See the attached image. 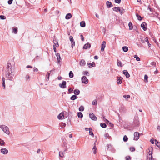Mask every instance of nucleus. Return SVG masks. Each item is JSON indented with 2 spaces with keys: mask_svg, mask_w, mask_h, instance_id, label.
Segmentation results:
<instances>
[{
  "mask_svg": "<svg viewBox=\"0 0 160 160\" xmlns=\"http://www.w3.org/2000/svg\"><path fill=\"white\" fill-rule=\"evenodd\" d=\"M106 4L107 7H108V8L112 7L113 6L112 3L111 2L108 1H107L106 2Z\"/></svg>",
  "mask_w": 160,
  "mask_h": 160,
  "instance_id": "aec40b11",
  "label": "nucleus"
},
{
  "mask_svg": "<svg viewBox=\"0 0 160 160\" xmlns=\"http://www.w3.org/2000/svg\"><path fill=\"white\" fill-rule=\"evenodd\" d=\"M89 134L92 136L94 135V134L92 132V129L91 128H89Z\"/></svg>",
  "mask_w": 160,
  "mask_h": 160,
  "instance_id": "79ce46f5",
  "label": "nucleus"
},
{
  "mask_svg": "<svg viewBox=\"0 0 160 160\" xmlns=\"http://www.w3.org/2000/svg\"><path fill=\"white\" fill-rule=\"evenodd\" d=\"M12 66L10 63H8L5 70V75L9 80H11L14 75L12 74Z\"/></svg>",
  "mask_w": 160,
  "mask_h": 160,
  "instance_id": "f257e3e1",
  "label": "nucleus"
},
{
  "mask_svg": "<svg viewBox=\"0 0 160 160\" xmlns=\"http://www.w3.org/2000/svg\"><path fill=\"white\" fill-rule=\"evenodd\" d=\"M0 18L1 19H5L6 18V17L5 16L3 15H0Z\"/></svg>",
  "mask_w": 160,
  "mask_h": 160,
  "instance_id": "a18cd8bd",
  "label": "nucleus"
},
{
  "mask_svg": "<svg viewBox=\"0 0 160 160\" xmlns=\"http://www.w3.org/2000/svg\"><path fill=\"white\" fill-rule=\"evenodd\" d=\"M148 8L151 12H153V10L152 9V8H151L149 6H148Z\"/></svg>",
  "mask_w": 160,
  "mask_h": 160,
  "instance_id": "338daca9",
  "label": "nucleus"
},
{
  "mask_svg": "<svg viewBox=\"0 0 160 160\" xmlns=\"http://www.w3.org/2000/svg\"><path fill=\"white\" fill-rule=\"evenodd\" d=\"M121 0H115V2L116 3L118 4L120 3L121 2Z\"/></svg>",
  "mask_w": 160,
  "mask_h": 160,
  "instance_id": "6e6d98bb",
  "label": "nucleus"
},
{
  "mask_svg": "<svg viewBox=\"0 0 160 160\" xmlns=\"http://www.w3.org/2000/svg\"><path fill=\"white\" fill-rule=\"evenodd\" d=\"M83 74L84 75H88L89 76V75H88V74H89V72L88 71H85L83 72Z\"/></svg>",
  "mask_w": 160,
  "mask_h": 160,
  "instance_id": "49530a36",
  "label": "nucleus"
},
{
  "mask_svg": "<svg viewBox=\"0 0 160 160\" xmlns=\"http://www.w3.org/2000/svg\"><path fill=\"white\" fill-rule=\"evenodd\" d=\"M80 25L81 27L84 28L85 26V23L84 21H82L80 23Z\"/></svg>",
  "mask_w": 160,
  "mask_h": 160,
  "instance_id": "cd10ccee",
  "label": "nucleus"
},
{
  "mask_svg": "<svg viewBox=\"0 0 160 160\" xmlns=\"http://www.w3.org/2000/svg\"><path fill=\"white\" fill-rule=\"evenodd\" d=\"M78 116L79 118H82L83 117V114L81 112H78Z\"/></svg>",
  "mask_w": 160,
  "mask_h": 160,
  "instance_id": "f704fd0d",
  "label": "nucleus"
},
{
  "mask_svg": "<svg viewBox=\"0 0 160 160\" xmlns=\"http://www.w3.org/2000/svg\"><path fill=\"white\" fill-rule=\"evenodd\" d=\"M125 158L126 160H130L131 159V158L129 156H126Z\"/></svg>",
  "mask_w": 160,
  "mask_h": 160,
  "instance_id": "3c124183",
  "label": "nucleus"
},
{
  "mask_svg": "<svg viewBox=\"0 0 160 160\" xmlns=\"http://www.w3.org/2000/svg\"><path fill=\"white\" fill-rule=\"evenodd\" d=\"M144 40L145 42H147L148 45V46L149 47H150V45H151V44L149 43V41L148 40V38H145V39H144Z\"/></svg>",
  "mask_w": 160,
  "mask_h": 160,
  "instance_id": "58836bf2",
  "label": "nucleus"
},
{
  "mask_svg": "<svg viewBox=\"0 0 160 160\" xmlns=\"http://www.w3.org/2000/svg\"><path fill=\"white\" fill-rule=\"evenodd\" d=\"M122 77H117V83L118 84H121L122 82Z\"/></svg>",
  "mask_w": 160,
  "mask_h": 160,
  "instance_id": "f3484780",
  "label": "nucleus"
},
{
  "mask_svg": "<svg viewBox=\"0 0 160 160\" xmlns=\"http://www.w3.org/2000/svg\"><path fill=\"white\" fill-rule=\"evenodd\" d=\"M53 42L54 43V45L53 46H55L56 48L58 47L59 44L58 43V42L56 39H54L53 40Z\"/></svg>",
  "mask_w": 160,
  "mask_h": 160,
  "instance_id": "2eb2a0df",
  "label": "nucleus"
},
{
  "mask_svg": "<svg viewBox=\"0 0 160 160\" xmlns=\"http://www.w3.org/2000/svg\"><path fill=\"white\" fill-rule=\"evenodd\" d=\"M91 47V45L89 43H87L86 44H85L83 47V48L85 49H87L88 48H90Z\"/></svg>",
  "mask_w": 160,
  "mask_h": 160,
  "instance_id": "a211bd4d",
  "label": "nucleus"
},
{
  "mask_svg": "<svg viewBox=\"0 0 160 160\" xmlns=\"http://www.w3.org/2000/svg\"><path fill=\"white\" fill-rule=\"evenodd\" d=\"M119 111L121 112H125L126 111V109L123 106L119 108Z\"/></svg>",
  "mask_w": 160,
  "mask_h": 160,
  "instance_id": "bb28decb",
  "label": "nucleus"
},
{
  "mask_svg": "<svg viewBox=\"0 0 160 160\" xmlns=\"http://www.w3.org/2000/svg\"><path fill=\"white\" fill-rule=\"evenodd\" d=\"M66 125V124L62 122L61 123H60V126L62 128L65 127Z\"/></svg>",
  "mask_w": 160,
  "mask_h": 160,
  "instance_id": "c03bdc74",
  "label": "nucleus"
},
{
  "mask_svg": "<svg viewBox=\"0 0 160 160\" xmlns=\"http://www.w3.org/2000/svg\"><path fill=\"white\" fill-rule=\"evenodd\" d=\"M13 0H9L8 1V3L9 4H11L12 3Z\"/></svg>",
  "mask_w": 160,
  "mask_h": 160,
  "instance_id": "e2e57ef3",
  "label": "nucleus"
},
{
  "mask_svg": "<svg viewBox=\"0 0 160 160\" xmlns=\"http://www.w3.org/2000/svg\"><path fill=\"white\" fill-rule=\"evenodd\" d=\"M137 45L139 47H142V44L141 43H137Z\"/></svg>",
  "mask_w": 160,
  "mask_h": 160,
  "instance_id": "774afa93",
  "label": "nucleus"
},
{
  "mask_svg": "<svg viewBox=\"0 0 160 160\" xmlns=\"http://www.w3.org/2000/svg\"><path fill=\"white\" fill-rule=\"evenodd\" d=\"M59 86L62 88H65L66 87V82L65 81H63L62 83H60Z\"/></svg>",
  "mask_w": 160,
  "mask_h": 160,
  "instance_id": "423d86ee",
  "label": "nucleus"
},
{
  "mask_svg": "<svg viewBox=\"0 0 160 160\" xmlns=\"http://www.w3.org/2000/svg\"><path fill=\"white\" fill-rule=\"evenodd\" d=\"M129 29L130 30H132L133 28L132 24L131 22H129L128 24Z\"/></svg>",
  "mask_w": 160,
  "mask_h": 160,
  "instance_id": "4c0bfd02",
  "label": "nucleus"
},
{
  "mask_svg": "<svg viewBox=\"0 0 160 160\" xmlns=\"http://www.w3.org/2000/svg\"><path fill=\"white\" fill-rule=\"evenodd\" d=\"M81 80L82 82L85 84H87L88 82V80L86 76H84L82 77Z\"/></svg>",
  "mask_w": 160,
  "mask_h": 160,
  "instance_id": "39448f33",
  "label": "nucleus"
},
{
  "mask_svg": "<svg viewBox=\"0 0 160 160\" xmlns=\"http://www.w3.org/2000/svg\"><path fill=\"white\" fill-rule=\"evenodd\" d=\"M38 71V69L36 68H33V72H37Z\"/></svg>",
  "mask_w": 160,
  "mask_h": 160,
  "instance_id": "052dcab7",
  "label": "nucleus"
},
{
  "mask_svg": "<svg viewBox=\"0 0 160 160\" xmlns=\"http://www.w3.org/2000/svg\"><path fill=\"white\" fill-rule=\"evenodd\" d=\"M69 77L70 78H72L73 77V74L72 72V71H70L69 72Z\"/></svg>",
  "mask_w": 160,
  "mask_h": 160,
  "instance_id": "e433bc0d",
  "label": "nucleus"
},
{
  "mask_svg": "<svg viewBox=\"0 0 160 160\" xmlns=\"http://www.w3.org/2000/svg\"><path fill=\"white\" fill-rule=\"evenodd\" d=\"M123 97L125 98H130V96L129 95H124Z\"/></svg>",
  "mask_w": 160,
  "mask_h": 160,
  "instance_id": "864d4df0",
  "label": "nucleus"
},
{
  "mask_svg": "<svg viewBox=\"0 0 160 160\" xmlns=\"http://www.w3.org/2000/svg\"><path fill=\"white\" fill-rule=\"evenodd\" d=\"M104 137L105 138V139H111V136H109V134L108 133H106L104 134Z\"/></svg>",
  "mask_w": 160,
  "mask_h": 160,
  "instance_id": "4be33fe9",
  "label": "nucleus"
},
{
  "mask_svg": "<svg viewBox=\"0 0 160 160\" xmlns=\"http://www.w3.org/2000/svg\"><path fill=\"white\" fill-rule=\"evenodd\" d=\"M55 55L57 58L58 63H60L61 61V58L60 57V54L58 52H56L55 53Z\"/></svg>",
  "mask_w": 160,
  "mask_h": 160,
  "instance_id": "1a4fd4ad",
  "label": "nucleus"
},
{
  "mask_svg": "<svg viewBox=\"0 0 160 160\" xmlns=\"http://www.w3.org/2000/svg\"><path fill=\"white\" fill-rule=\"evenodd\" d=\"M50 74V73H48L46 75V78L48 80L49 78V76Z\"/></svg>",
  "mask_w": 160,
  "mask_h": 160,
  "instance_id": "a19ab883",
  "label": "nucleus"
},
{
  "mask_svg": "<svg viewBox=\"0 0 160 160\" xmlns=\"http://www.w3.org/2000/svg\"><path fill=\"white\" fill-rule=\"evenodd\" d=\"M140 123L138 117L136 116H135L133 121L132 125L133 127H138L139 126Z\"/></svg>",
  "mask_w": 160,
  "mask_h": 160,
  "instance_id": "f03ea898",
  "label": "nucleus"
},
{
  "mask_svg": "<svg viewBox=\"0 0 160 160\" xmlns=\"http://www.w3.org/2000/svg\"><path fill=\"white\" fill-rule=\"evenodd\" d=\"M112 147V146L110 144H108L107 145V150H109V148H111Z\"/></svg>",
  "mask_w": 160,
  "mask_h": 160,
  "instance_id": "de8ad7c7",
  "label": "nucleus"
},
{
  "mask_svg": "<svg viewBox=\"0 0 160 160\" xmlns=\"http://www.w3.org/2000/svg\"><path fill=\"white\" fill-rule=\"evenodd\" d=\"M71 42L72 43V47L73 48V47L75 45V42L74 40L72 41H71Z\"/></svg>",
  "mask_w": 160,
  "mask_h": 160,
  "instance_id": "8fccbe9b",
  "label": "nucleus"
},
{
  "mask_svg": "<svg viewBox=\"0 0 160 160\" xmlns=\"http://www.w3.org/2000/svg\"><path fill=\"white\" fill-rule=\"evenodd\" d=\"M0 128L7 134H9L10 132L8 127L4 125H2L0 126Z\"/></svg>",
  "mask_w": 160,
  "mask_h": 160,
  "instance_id": "7ed1b4c3",
  "label": "nucleus"
},
{
  "mask_svg": "<svg viewBox=\"0 0 160 160\" xmlns=\"http://www.w3.org/2000/svg\"><path fill=\"white\" fill-rule=\"evenodd\" d=\"M1 152L3 154H6L8 153V150L5 148H2L1 149Z\"/></svg>",
  "mask_w": 160,
  "mask_h": 160,
  "instance_id": "ddd939ff",
  "label": "nucleus"
},
{
  "mask_svg": "<svg viewBox=\"0 0 160 160\" xmlns=\"http://www.w3.org/2000/svg\"><path fill=\"white\" fill-rule=\"evenodd\" d=\"M87 65L89 68L91 67L90 66H91V67H94L95 66V64L94 62H93L92 63L88 62V63Z\"/></svg>",
  "mask_w": 160,
  "mask_h": 160,
  "instance_id": "b1692460",
  "label": "nucleus"
},
{
  "mask_svg": "<svg viewBox=\"0 0 160 160\" xmlns=\"http://www.w3.org/2000/svg\"><path fill=\"white\" fill-rule=\"evenodd\" d=\"M134 140H138L139 137V133L137 132H135L134 134Z\"/></svg>",
  "mask_w": 160,
  "mask_h": 160,
  "instance_id": "9d476101",
  "label": "nucleus"
},
{
  "mask_svg": "<svg viewBox=\"0 0 160 160\" xmlns=\"http://www.w3.org/2000/svg\"><path fill=\"white\" fill-rule=\"evenodd\" d=\"M92 104L93 105H96L97 104V101L95 100L92 101Z\"/></svg>",
  "mask_w": 160,
  "mask_h": 160,
  "instance_id": "603ef678",
  "label": "nucleus"
},
{
  "mask_svg": "<svg viewBox=\"0 0 160 160\" xmlns=\"http://www.w3.org/2000/svg\"><path fill=\"white\" fill-rule=\"evenodd\" d=\"M74 93L75 95H78L80 94V91L78 89H75L74 90Z\"/></svg>",
  "mask_w": 160,
  "mask_h": 160,
  "instance_id": "393cba45",
  "label": "nucleus"
},
{
  "mask_svg": "<svg viewBox=\"0 0 160 160\" xmlns=\"http://www.w3.org/2000/svg\"><path fill=\"white\" fill-rule=\"evenodd\" d=\"M123 51L124 52H127L128 50V48L127 46H124L122 47Z\"/></svg>",
  "mask_w": 160,
  "mask_h": 160,
  "instance_id": "72a5a7b5",
  "label": "nucleus"
},
{
  "mask_svg": "<svg viewBox=\"0 0 160 160\" xmlns=\"http://www.w3.org/2000/svg\"><path fill=\"white\" fill-rule=\"evenodd\" d=\"M151 65H156V62H151Z\"/></svg>",
  "mask_w": 160,
  "mask_h": 160,
  "instance_id": "69168bd1",
  "label": "nucleus"
},
{
  "mask_svg": "<svg viewBox=\"0 0 160 160\" xmlns=\"http://www.w3.org/2000/svg\"><path fill=\"white\" fill-rule=\"evenodd\" d=\"M5 143L4 141H0V144L1 146L3 145Z\"/></svg>",
  "mask_w": 160,
  "mask_h": 160,
  "instance_id": "4d7b16f0",
  "label": "nucleus"
},
{
  "mask_svg": "<svg viewBox=\"0 0 160 160\" xmlns=\"http://www.w3.org/2000/svg\"><path fill=\"white\" fill-rule=\"evenodd\" d=\"M86 64V62L85 60L83 59H82L81 60L80 62V65L81 66H84Z\"/></svg>",
  "mask_w": 160,
  "mask_h": 160,
  "instance_id": "6ab92c4d",
  "label": "nucleus"
},
{
  "mask_svg": "<svg viewBox=\"0 0 160 160\" xmlns=\"http://www.w3.org/2000/svg\"><path fill=\"white\" fill-rule=\"evenodd\" d=\"M123 73L124 74L127 78H128L130 77V75L128 73V71L127 70H124L123 71Z\"/></svg>",
  "mask_w": 160,
  "mask_h": 160,
  "instance_id": "dca6fc26",
  "label": "nucleus"
},
{
  "mask_svg": "<svg viewBox=\"0 0 160 160\" xmlns=\"http://www.w3.org/2000/svg\"><path fill=\"white\" fill-rule=\"evenodd\" d=\"M69 39L70 41H72L73 40L72 37V36H70L69 37Z\"/></svg>",
  "mask_w": 160,
  "mask_h": 160,
  "instance_id": "680f3d73",
  "label": "nucleus"
},
{
  "mask_svg": "<svg viewBox=\"0 0 160 160\" xmlns=\"http://www.w3.org/2000/svg\"><path fill=\"white\" fill-rule=\"evenodd\" d=\"M121 8L122 9V8L119 7H114L113 8V10L116 12L119 11L120 13L122 14L123 13L122 11L121 10Z\"/></svg>",
  "mask_w": 160,
  "mask_h": 160,
  "instance_id": "20e7f679",
  "label": "nucleus"
},
{
  "mask_svg": "<svg viewBox=\"0 0 160 160\" xmlns=\"http://www.w3.org/2000/svg\"><path fill=\"white\" fill-rule=\"evenodd\" d=\"M117 64L118 66H120L121 67H122V63L121 61L120 60H118L117 61Z\"/></svg>",
  "mask_w": 160,
  "mask_h": 160,
  "instance_id": "c756f323",
  "label": "nucleus"
},
{
  "mask_svg": "<svg viewBox=\"0 0 160 160\" xmlns=\"http://www.w3.org/2000/svg\"><path fill=\"white\" fill-rule=\"evenodd\" d=\"M78 98V97L76 95H73L70 98V99L72 100H74L75 99H76Z\"/></svg>",
  "mask_w": 160,
  "mask_h": 160,
  "instance_id": "7c9ffc66",
  "label": "nucleus"
},
{
  "mask_svg": "<svg viewBox=\"0 0 160 160\" xmlns=\"http://www.w3.org/2000/svg\"><path fill=\"white\" fill-rule=\"evenodd\" d=\"M134 58H136V60L137 61H140V58L139 57H138L136 55H134Z\"/></svg>",
  "mask_w": 160,
  "mask_h": 160,
  "instance_id": "37998d69",
  "label": "nucleus"
},
{
  "mask_svg": "<svg viewBox=\"0 0 160 160\" xmlns=\"http://www.w3.org/2000/svg\"><path fill=\"white\" fill-rule=\"evenodd\" d=\"M98 142H97V141H96L94 143V146L92 148V150L93 151V153L95 154L96 153V150L97 148H96V145H98Z\"/></svg>",
  "mask_w": 160,
  "mask_h": 160,
  "instance_id": "0eeeda50",
  "label": "nucleus"
},
{
  "mask_svg": "<svg viewBox=\"0 0 160 160\" xmlns=\"http://www.w3.org/2000/svg\"><path fill=\"white\" fill-rule=\"evenodd\" d=\"M130 150L131 152H133L135 151V148L133 147H131L130 148Z\"/></svg>",
  "mask_w": 160,
  "mask_h": 160,
  "instance_id": "09e8293b",
  "label": "nucleus"
},
{
  "mask_svg": "<svg viewBox=\"0 0 160 160\" xmlns=\"http://www.w3.org/2000/svg\"><path fill=\"white\" fill-rule=\"evenodd\" d=\"M68 91L70 93H71L72 92L73 89H72L71 88H70L68 89Z\"/></svg>",
  "mask_w": 160,
  "mask_h": 160,
  "instance_id": "bf43d9fd",
  "label": "nucleus"
},
{
  "mask_svg": "<svg viewBox=\"0 0 160 160\" xmlns=\"http://www.w3.org/2000/svg\"><path fill=\"white\" fill-rule=\"evenodd\" d=\"M65 151L63 152L62 151H60L59 153V156L62 158H63L64 157V155L65 153Z\"/></svg>",
  "mask_w": 160,
  "mask_h": 160,
  "instance_id": "a878e982",
  "label": "nucleus"
},
{
  "mask_svg": "<svg viewBox=\"0 0 160 160\" xmlns=\"http://www.w3.org/2000/svg\"><path fill=\"white\" fill-rule=\"evenodd\" d=\"M123 140H128V138L126 135H124V136Z\"/></svg>",
  "mask_w": 160,
  "mask_h": 160,
  "instance_id": "5fc2aeb1",
  "label": "nucleus"
},
{
  "mask_svg": "<svg viewBox=\"0 0 160 160\" xmlns=\"http://www.w3.org/2000/svg\"><path fill=\"white\" fill-rule=\"evenodd\" d=\"M155 144L158 148H160V142H158V141H155Z\"/></svg>",
  "mask_w": 160,
  "mask_h": 160,
  "instance_id": "473e14b6",
  "label": "nucleus"
},
{
  "mask_svg": "<svg viewBox=\"0 0 160 160\" xmlns=\"http://www.w3.org/2000/svg\"><path fill=\"white\" fill-rule=\"evenodd\" d=\"M2 85L3 88L5 89V78L4 77L2 78Z\"/></svg>",
  "mask_w": 160,
  "mask_h": 160,
  "instance_id": "412c9836",
  "label": "nucleus"
},
{
  "mask_svg": "<svg viewBox=\"0 0 160 160\" xmlns=\"http://www.w3.org/2000/svg\"><path fill=\"white\" fill-rule=\"evenodd\" d=\"M106 42L105 41H103L101 45V51L103 52L104 51L105 48L106 47Z\"/></svg>",
  "mask_w": 160,
  "mask_h": 160,
  "instance_id": "f8f14e48",
  "label": "nucleus"
},
{
  "mask_svg": "<svg viewBox=\"0 0 160 160\" xmlns=\"http://www.w3.org/2000/svg\"><path fill=\"white\" fill-rule=\"evenodd\" d=\"M90 118L93 120L96 121L97 119V118L92 113H91L89 115Z\"/></svg>",
  "mask_w": 160,
  "mask_h": 160,
  "instance_id": "6e6552de",
  "label": "nucleus"
},
{
  "mask_svg": "<svg viewBox=\"0 0 160 160\" xmlns=\"http://www.w3.org/2000/svg\"><path fill=\"white\" fill-rule=\"evenodd\" d=\"M12 32L15 34H17L18 33V28L15 27V28H12Z\"/></svg>",
  "mask_w": 160,
  "mask_h": 160,
  "instance_id": "2f4dec72",
  "label": "nucleus"
},
{
  "mask_svg": "<svg viewBox=\"0 0 160 160\" xmlns=\"http://www.w3.org/2000/svg\"><path fill=\"white\" fill-rule=\"evenodd\" d=\"M148 76L146 75H145L144 76V80L146 81V82L148 81Z\"/></svg>",
  "mask_w": 160,
  "mask_h": 160,
  "instance_id": "13d9d810",
  "label": "nucleus"
},
{
  "mask_svg": "<svg viewBox=\"0 0 160 160\" xmlns=\"http://www.w3.org/2000/svg\"><path fill=\"white\" fill-rule=\"evenodd\" d=\"M146 25L147 23L145 22H143L141 24V28L144 31H146L147 29V28L146 27Z\"/></svg>",
  "mask_w": 160,
  "mask_h": 160,
  "instance_id": "9b49d317",
  "label": "nucleus"
},
{
  "mask_svg": "<svg viewBox=\"0 0 160 160\" xmlns=\"http://www.w3.org/2000/svg\"><path fill=\"white\" fill-rule=\"evenodd\" d=\"M72 16L71 13H69L67 14L65 17V18L66 19H69L72 18Z\"/></svg>",
  "mask_w": 160,
  "mask_h": 160,
  "instance_id": "5701e85b",
  "label": "nucleus"
},
{
  "mask_svg": "<svg viewBox=\"0 0 160 160\" xmlns=\"http://www.w3.org/2000/svg\"><path fill=\"white\" fill-rule=\"evenodd\" d=\"M136 15L138 20L141 21L142 19V18L141 17L140 15H139L138 13H136Z\"/></svg>",
  "mask_w": 160,
  "mask_h": 160,
  "instance_id": "c85d7f7f",
  "label": "nucleus"
},
{
  "mask_svg": "<svg viewBox=\"0 0 160 160\" xmlns=\"http://www.w3.org/2000/svg\"><path fill=\"white\" fill-rule=\"evenodd\" d=\"M100 126L102 128H105L107 127V125L105 123L102 122L100 123Z\"/></svg>",
  "mask_w": 160,
  "mask_h": 160,
  "instance_id": "c9c22d12",
  "label": "nucleus"
},
{
  "mask_svg": "<svg viewBox=\"0 0 160 160\" xmlns=\"http://www.w3.org/2000/svg\"><path fill=\"white\" fill-rule=\"evenodd\" d=\"M58 118L59 119H61L64 118L63 113L62 112L59 114L58 116Z\"/></svg>",
  "mask_w": 160,
  "mask_h": 160,
  "instance_id": "4468645a",
  "label": "nucleus"
},
{
  "mask_svg": "<svg viewBox=\"0 0 160 160\" xmlns=\"http://www.w3.org/2000/svg\"><path fill=\"white\" fill-rule=\"evenodd\" d=\"M80 37L81 38V40L82 41H83L84 40V38L82 35L81 34L80 35Z\"/></svg>",
  "mask_w": 160,
  "mask_h": 160,
  "instance_id": "0e129e2a",
  "label": "nucleus"
},
{
  "mask_svg": "<svg viewBox=\"0 0 160 160\" xmlns=\"http://www.w3.org/2000/svg\"><path fill=\"white\" fill-rule=\"evenodd\" d=\"M84 107L82 106H81L79 107V110L80 111H83L84 110Z\"/></svg>",
  "mask_w": 160,
  "mask_h": 160,
  "instance_id": "ea45409f",
  "label": "nucleus"
}]
</instances>
